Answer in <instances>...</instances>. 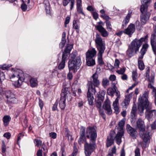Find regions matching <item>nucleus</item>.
Listing matches in <instances>:
<instances>
[{
    "label": "nucleus",
    "mask_w": 156,
    "mask_h": 156,
    "mask_svg": "<svg viewBox=\"0 0 156 156\" xmlns=\"http://www.w3.org/2000/svg\"><path fill=\"white\" fill-rule=\"evenodd\" d=\"M148 36L146 35L140 39L135 38L129 44L128 49L126 51V55L129 58H131L134 55L135 53L136 54L139 51V49L143 42H147Z\"/></svg>",
    "instance_id": "obj_1"
},
{
    "label": "nucleus",
    "mask_w": 156,
    "mask_h": 156,
    "mask_svg": "<svg viewBox=\"0 0 156 156\" xmlns=\"http://www.w3.org/2000/svg\"><path fill=\"white\" fill-rule=\"evenodd\" d=\"M94 41L96 47L98 51V63L99 65H102L104 64L102 60V55L106 48L105 42L98 34H96Z\"/></svg>",
    "instance_id": "obj_2"
},
{
    "label": "nucleus",
    "mask_w": 156,
    "mask_h": 156,
    "mask_svg": "<svg viewBox=\"0 0 156 156\" xmlns=\"http://www.w3.org/2000/svg\"><path fill=\"white\" fill-rule=\"evenodd\" d=\"M14 73L9 76L12 81H14V85L16 87H19L24 81L27 74H24L23 71L19 69L14 70Z\"/></svg>",
    "instance_id": "obj_3"
},
{
    "label": "nucleus",
    "mask_w": 156,
    "mask_h": 156,
    "mask_svg": "<svg viewBox=\"0 0 156 156\" xmlns=\"http://www.w3.org/2000/svg\"><path fill=\"white\" fill-rule=\"evenodd\" d=\"M136 126L139 129V135L143 140V141L147 143L150 139L149 133L145 129V125L144 121L140 118L136 121Z\"/></svg>",
    "instance_id": "obj_4"
},
{
    "label": "nucleus",
    "mask_w": 156,
    "mask_h": 156,
    "mask_svg": "<svg viewBox=\"0 0 156 156\" xmlns=\"http://www.w3.org/2000/svg\"><path fill=\"white\" fill-rule=\"evenodd\" d=\"M125 122V120L123 119L119 122L118 126H116L118 131L115 139L118 145H119L122 142L121 138L124 134V126Z\"/></svg>",
    "instance_id": "obj_5"
},
{
    "label": "nucleus",
    "mask_w": 156,
    "mask_h": 156,
    "mask_svg": "<svg viewBox=\"0 0 156 156\" xmlns=\"http://www.w3.org/2000/svg\"><path fill=\"white\" fill-rule=\"evenodd\" d=\"M96 140H90L89 144L86 142L84 144V151L86 156H90L95 149Z\"/></svg>",
    "instance_id": "obj_6"
},
{
    "label": "nucleus",
    "mask_w": 156,
    "mask_h": 156,
    "mask_svg": "<svg viewBox=\"0 0 156 156\" xmlns=\"http://www.w3.org/2000/svg\"><path fill=\"white\" fill-rule=\"evenodd\" d=\"M86 137L90 140H96L97 136L96 130L94 126H89L87 128Z\"/></svg>",
    "instance_id": "obj_7"
},
{
    "label": "nucleus",
    "mask_w": 156,
    "mask_h": 156,
    "mask_svg": "<svg viewBox=\"0 0 156 156\" xmlns=\"http://www.w3.org/2000/svg\"><path fill=\"white\" fill-rule=\"evenodd\" d=\"M75 59L69 61L68 62V67L69 71L72 70L74 72L76 71L79 68V67L81 65V60L80 58L76 59V61H75Z\"/></svg>",
    "instance_id": "obj_8"
},
{
    "label": "nucleus",
    "mask_w": 156,
    "mask_h": 156,
    "mask_svg": "<svg viewBox=\"0 0 156 156\" xmlns=\"http://www.w3.org/2000/svg\"><path fill=\"white\" fill-rule=\"evenodd\" d=\"M96 92L95 87H94L92 85L89 86L87 93V97L89 104L90 105H92L93 104L94 98L92 93H94Z\"/></svg>",
    "instance_id": "obj_9"
},
{
    "label": "nucleus",
    "mask_w": 156,
    "mask_h": 156,
    "mask_svg": "<svg viewBox=\"0 0 156 156\" xmlns=\"http://www.w3.org/2000/svg\"><path fill=\"white\" fill-rule=\"evenodd\" d=\"M126 130L130 136L133 139H136L137 136L136 129L132 127L129 124L126 125Z\"/></svg>",
    "instance_id": "obj_10"
},
{
    "label": "nucleus",
    "mask_w": 156,
    "mask_h": 156,
    "mask_svg": "<svg viewBox=\"0 0 156 156\" xmlns=\"http://www.w3.org/2000/svg\"><path fill=\"white\" fill-rule=\"evenodd\" d=\"M110 104V100L107 98L105 100L103 105V108L105 110L106 113L108 115H111L112 112Z\"/></svg>",
    "instance_id": "obj_11"
},
{
    "label": "nucleus",
    "mask_w": 156,
    "mask_h": 156,
    "mask_svg": "<svg viewBox=\"0 0 156 156\" xmlns=\"http://www.w3.org/2000/svg\"><path fill=\"white\" fill-rule=\"evenodd\" d=\"M91 84L90 85H92L94 87H98L100 85V82L98 79V75L96 72L91 76Z\"/></svg>",
    "instance_id": "obj_12"
},
{
    "label": "nucleus",
    "mask_w": 156,
    "mask_h": 156,
    "mask_svg": "<svg viewBox=\"0 0 156 156\" xmlns=\"http://www.w3.org/2000/svg\"><path fill=\"white\" fill-rule=\"evenodd\" d=\"M149 91L148 90L145 91L142 96H140L138 98L139 103H144V105L148 104V98Z\"/></svg>",
    "instance_id": "obj_13"
},
{
    "label": "nucleus",
    "mask_w": 156,
    "mask_h": 156,
    "mask_svg": "<svg viewBox=\"0 0 156 156\" xmlns=\"http://www.w3.org/2000/svg\"><path fill=\"white\" fill-rule=\"evenodd\" d=\"M85 128L82 127L80 129V136L78 140V143L81 145L84 143L86 142V138L85 136Z\"/></svg>",
    "instance_id": "obj_14"
},
{
    "label": "nucleus",
    "mask_w": 156,
    "mask_h": 156,
    "mask_svg": "<svg viewBox=\"0 0 156 156\" xmlns=\"http://www.w3.org/2000/svg\"><path fill=\"white\" fill-rule=\"evenodd\" d=\"M135 28L134 24H130L127 28L124 30L123 32L129 36L130 37L134 32Z\"/></svg>",
    "instance_id": "obj_15"
},
{
    "label": "nucleus",
    "mask_w": 156,
    "mask_h": 156,
    "mask_svg": "<svg viewBox=\"0 0 156 156\" xmlns=\"http://www.w3.org/2000/svg\"><path fill=\"white\" fill-rule=\"evenodd\" d=\"M151 14L149 12H146L141 14L140 16L141 23L144 25L149 19Z\"/></svg>",
    "instance_id": "obj_16"
},
{
    "label": "nucleus",
    "mask_w": 156,
    "mask_h": 156,
    "mask_svg": "<svg viewBox=\"0 0 156 156\" xmlns=\"http://www.w3.org/2000/svg\"><path fill=\"white\" fill-rule=\"evenodd\" d=\"M150 73V69L147 67L146 69L145 76L147 78L148 81H150L152 83H153L154 79V78L155 73L154 72H151L150 73V77H149Z\"/></svg>",
    "instance_id": "obj_17"
},
{
    "label": "nucleus",
    "mask_w": 156,
    "mask_h": 156,
    "mask_svg": "<svg viewBox=\"0 0 156 156\" xmlns=\"http://www.w3.org/2000/svg\"><path fill=\"white\" fill-rule=\"evenodd\" d=\"M95 27L98 31L101 33L102 36L104 37H107L108 33L106 29L102 25H98L95 26Z\"/></svg>",
    "instance_id": "obj_18"
},
{
    "label": "nucleus",
    "mask_w": 156,
    "mask_h": 156,
    "mask_svg": "<svg viewBox=\"0 0 156 156\" xmlns=\"http://www.w3.org/2000/svg\"><path fill=\"white\" fill-rule=\"evenodd\" d=\"M146 42H145L146 43ZM149 47L148 44L147 43H145L143 44L142 46V48L140 51L141 54L140 55L138 59H141L143 58L144 55L145 54L147 51V49Z\"/></svg>",
    "instance_id": "obj_19"
},
{
    "label": "nucleus",
    "mask_w": 156,
    "mask_h": 156,
    "mask_svg": "<svg viewBox=\"0 0 156 156\" xmlns=\"http://www.w3.org/2000/svg\"><path fill=\"white\" fill-rule=\"evenodd\" d=\"M131 118L132 119L131 122L132 123H133L136 119V108L134 106H133L131 111Z\"/></svg>",
    "instance_id": "obj_20"
},
{
    "label": "nucleus",
    "mask_w": 156,
    "mask_h": 156,
    "mask_svg": "<svg viewBox=\"0 0 156 156\" xmlns=\"http://www.w3.org/2000/svg\"><path fill=\"white\" fill-rule=\"evenodd\" d=\"M97 52L94 48L89 50L86 53V57L93 58L96 55Z\"/></svg>",
    "instance_id": "obj_21"
},
{
    "label": "nucleus",
    "mask_w": 156,
    "mask_h": 156,
    "mask_svg": "<svg viewBox=\"0 0 156 156\" xmlns=\"http://www.w3.org/2000/svg\"><path fill=\"white\" fill-rule=\"evenodd\" d=\"M132 93L126 96L125 98L122 103V105L123 106H125V108L129 105L130 99L132 97Z\"/></svg>",
    "instance_id": "obj_22"
},
{
    "label": "nucleus",
    "mask_w": 156,
    "mask_h": 156,
    "mask_svg": "<svg viewBox=\"0 0 156 156\" xmlns=\"http://www.w3.org/2000/svg\"><path fill=\"white\" fill-rule=\"evenodd\" d=\"M156 113V111L155 110L151 111H149L146 113V117L148 120L150 119L151 118L154 117Z\"/></svg>",
    "instance_id": "obj_23"
},
{
    "label": "nucleus",
    "mask_w": 156,
    "mask_h": 156,
    "mask_svg": "<svg viewBox=\"0 0 156 156\" xmlns=\"http://www.w3.org/2000/svg\"><path fill=\"white\" fill-rule=\"evenodd\" d=\"M132 13V11H130L127 14V15L126 17L125 20H123L122 22V27H125L128 23L129 20L131 16V14Z\"/></svg>",
    "instance_id": "obj_24"
},
{
    "label": "nucleus",
    "mask_w": 156,
    "mask_h": 156,
    "mask_svg": "<svg viewBox=\"0 0 156 156\" xmlns=\"http://www.w3.org/2000/svg\"><path fill=\"white\" fill-rule=\"evenodd\" d=\"M114 137L112 134H110L107 137L106 145L108 147L112 145L114 143Z\"/></svg>",
    "instance_id": "obj_25"
},
{
    "label": "nucleus",
    "mask_w": 156,
    "mask_h": 156,
    "mask_svg": "<svg viewBox=\"0 0 156 156\" xmlns=\"http://www.w3.org/2000/svg\"><path fill=\"white\" fill-rule=\"evenodd\" d=\"M116 89L117 87L114 84L112 88L109 87L107 89V93L109 95L113 96L114 93L116 91Z\"/></svg>",
    "instance_id": "obj_26"
},
{
    "label": "nucleus",
    "mask_w": 156,
    "mask_h": 156,
    "mask_svg": "<svg viewBox=\"0 0 156 156\" xmlns=\"http://www.w3.org/2000/svg\"><path fill=\"white\" fill-rule=\"evenodd\" d=\"M73 48V46L72 45H68L63 52L62 55L64 54L65 56V57L67 58L68 55L70 53Z\"/></svg>",
    "instance_id": "obj_27"
},
{
    "label": "nucleus",
    "mask_w": 156,
    "mask_h": 156,
    "mask_svg": "<svg viewBox=\"0 0 156 156\" xmlns=\"http://www.w3.org/2000/svg\"><path fill=\"white\" fill-rule=\"evenodd\" d=\"M119 101V100H118V98H116L115 101L113 103V106L114 108V109L115 111V112L116 114H118L119 112V108L118 107Z\"/></svg>",
    "instance_id": "obj_28"
},
{
    "label": "nucleus",
    "mask_w": 156,
    "mask_h": 156,
    "mask_svg": "<svg viewBox=\"0 0 156 156\" xmlns=\"http://www.w3.org/2000/svg\"><path fill=\"white\" fill-rule=\"evenodd\" d=\"M69 95V92L68 90V88L66 87H64L62 90L61 97L65 98H66L68 95Z\"/></svg>",
    "instance_id": "obj_29"
},
{
    "label": "nucleus",
    "mask_w": 156,
    "mask_h": 156,
    "mask_svg": "<svg viewBox=\"0 0 156 156\" xmlns=\"http://www.w3.org/2000/svg\"><path fill=\"white\" fill-rule=\"evenodd\" d=\"M148 104L144 105V103H142L139 102L138 110L139 112L141 113L140 115L143 113L144 109L148 106Z\"/></svg>",
    "instance_id": "obj_30"
},
{
    "label": "nucleus",
    "mask_w": 156,
    "mask_h": 156,
    "mask_svg": "<svg viewBox=\"0 0 156 156\" xmlns=\"http://www.w3.org/2000/svg\"><path fill=\"white\" fill-rule=\"evenodd\" d=\"M66 98H65L61 97L59 101V106L60 108L62 109H64L66 106Z\"/></svg>",
    "instance_id": "obj_31"
},
{
    "label": "nucleus",
    "mask_w": 156,
    "mask_h": 156,
    "mask_svg": "<svg viewBox=\"0 0 156 156\" xmlns=\"http://www.w3.org/2000/svg\"><path fill=\"white\" fill-rule=\"evenodd\" d=\"M86 64L89 66H93L95 65L94 59L92 58L86 57Z\"/></svg>",
    "instance_id": "obj_32"
},
{
    "label": "nucleus",
    "mask_w": 156,
    "mask_h": 156,
    "mask_svg": "<svg viewBox=\"0 0 156 156\" xmlns=\"http://www.w3.org/2000/svg\"><path fill=\"white\" fill-rule=\"evenodd\" d=\"M65 56L64 54L62 55V61L58 66V69H62L65 67V61L67 60V58L65 57Z\"/></svg>",
    "instance_id": "obj_33"
},
{
    "label": "nucleus",
    "mask_w": 156,
    "mask_h": 156,
    "mask_svg": "<svg viewBox=\"0 0 156 156\" xmlns=\"http://www.w3.org/2000/svg\"><path fill=\"white\" fill-rule=\"evenodd\" d=\"M105 91L104 90H101L98 92V100H101V101H103L104 100Z\"/></svg>",
    "instance_id": "obj_34"
},
{
    "label": "nucleus",
    "mask_w": 156,
    "mask_h": 156,
    "mask_svg": "<svg viewBox=\"0 0 156 156\" xmlns=\"http://www.w3.org/2000/svg\"><path fill=\"white\" fill-rule=\"evenodd\" d=\"M140 8V11L141 13L148 12L147 11L148 6L147 3H141Z\"/></svg>",
    "instance_id": "obj_35"
},
{
    "label": "nucleus",
    "mask_w": 156,
    "mask_h": 156,
    "mask_svg": "<svg viewBox=\"0 0 156 156\" xmlns=\"http://www.w3.org/2000/svg\"><path fill=\"white\" fill-rule=\"evenodd\" d=\"M101 84L104 88H106L110 84L109 80L107 78H104L102 80Z\"/></svg>",
    "instance_id": "obj_36"
},
{
    "label": "nucleus",
    "mask_w": 156,
    "mask_h": 156,
    "mask_svg": "<svg viewBox=\"0 0 156 156\" xmlns=\"http://www.w3.org/2000/svg\"><path fill=\"white\" fill-rule=\"evenodd\" d=\"M10 120L11 118L10 116L6 115L4 116L3 120L4 125L5 126H6L8 125Z\"/></svg>",
    "instance_id": "obj_37"
},
{
    "label": "nucleus",
    "mask_w": 156,
    "mask_h": 156,
    "mask_svg": "<svg viewBox=\"0 0 156 156\" xmlns=\"http://www.w3.org/2000/svg\"><path fill=\"white\" fill-rule=\"evenodd\" d=\"M5 96L7 98V100L15 97V95L10 91H7L5 93Z\"/></svg>",
    "instance_id": "obj_38"
},
{
    "label": "nucleus",
    "mask_w": 156,
    "mask_h": 156,
    "mask_svg": "<svg viewBox=\"0 0 156 156\" xmlns=\"http://www.w3.org/2000/svg\"><path fill=\"white\" fill-rule=\"evenodd\" d=\"M151 45H156V36L155 34L151 35Z\"/></svg>",
    "instance_id": "obj_39"
},
{
    "label": "nucleus",
    "mask_w": 156,
    "mask_h": 156,
    "mask_svg": "<svg viewBox=\"0 0 156 156\" xmlns=\"http://www.w3.org/2000/svg\"><path fill=\"white\" fill-rule=\"evenodd\" d=\"M148 81L149 82V83L148 84V87L152 89V93L153 94H155V92H154V90H156V88H155L153 86L154 83V81L153 83H152L150 81Z\"/></svg>",
    "instance_id": "obj_40"
},
{
    "label": "nucleus",
    "mask_w": 156,
    "mask_h": 156,
    "mask_svg": "<svg viewBox=\"0 0 156 156\" xmlns=\"http://www.w3.org/2000/svg\"><path fill=\"white\" fill-rule=\"evenodd\" d=\"M77 55V53L76 52H74L72 53L71 55V58H72V60H74L75 59V60L76 61V59L78 58H80V59L81 60L80 57V56L76 57Z\"/></svg>",
    "instance_id": "obj_41"
},
{
    "label": "nucleus",
    "mask_w": 156,
    "mask_h": 156,
    "mask_svg": "<svg viewBox=\"0 0 156 156\" xmlns=\"http://www.w3.org/2000/svg\"><path fill=\"white\" fill-rule=\"evenodd\" d=\"M30 85L32 87H34L37 86V80L33 78H31L30 80Z\"/></svg>",
    "instance_id": "obj_42"
},
{
    "label": "nucleus",
    "mask_w": 156,
    "mask_h": 156,
    "mask_svg": "<svg viewBox=\"0 0 156 156\" xmlns=\"http://www.w3.org/2000/svg\"><path fill=\"white\" fill-rule=\"evenodd\" d=\"M138 63L139 68L141 70H143L144 68V65L143 61L141 60H138Z\"/></svg>",
    "instance_id": "obj_43"
},
{
    "label": "nucleus",
    "mask_w": 156,
    "mask_h": 156,
    "mask_svg": "<svg viewBox=\"0 0 156 156\" xmlns=\"http://www.w3.org/2000/svg\"><path fill=\"white\" fill-rule=\"evenodd\" d=\"M17 100L15 98V97L9 100H7V102L9 104H16L17 103Z\"/></svg>",
    "instance_id": "obj_44"
},
{
    "label": "nucleus",
    "mask_w": 156,
    "mask_h": 156,
    "mask_svg": "<svg viewBox=\"0 0 156 156\" xmlns=\"http://www.w3.org/2000/svg\"><path fill=\"white\" fill-rule=\"evenodd\" d=\"M132 78L134 81H136L137 77V73L136 70L133 71L132 72Z\"/></svg>",
    "instance_id": "obj_45"
},
{
    "label": "nucleus",
    "mask_w": 156,
    "mask_h": 156,
    "mask_svg": "<svg viewBox=\"0 0 156 156\" xmlns=\"http://www.w3.org/2000/svg\"><path fill=\"white\" fill-rule=\"evenodd\" d=\"M77 11L79 14H81L85 16V15L83 11V9L81 8V6H76Z\"/></svg>",
    "instance_id": "obj_46"
},
{
    "label": "nucleus",
    "mask_w": 156,
    "mask_h": 156,
    "mask_svg": "<svg viewBox=\"0 0 156 156\" xmlns=\"http://www.w3.org/2000/svg\"><path fill=\"white\" fill-rule=\"evenodd\" d=\"M34 142L36 146L38 147L41 146L42 144V141L40 140L35 139L34 140Z\"/></svg>",
    "instance_id": "obj_47"
},
{
    "label": "nucleus",
    "mask_w": 156,
    "mask_h": 156,
    "mask_svg": "<svg viewBox=\"0 0 156 156\" xmlns=\"http://www.w3.org/2000/svg\"><path fill=\"white\" fill-rule=\"evenodd\" d=\"M106 23L107 29V30H108L109 31H111L112 28L110 23L108 21H106Z\"/></svg>",
    "instance_id": "obj_48"
},
{
    "label": "nucleus",
    "mask_w": 156,
    "mask_h": 156,
    "mask_svg": "<svg viewBox=\"0 0 156 156\" xmlns=\"http://www.w3.org/2000/svg\"><path fill=\"white\" fill-rule=\"evenodd\" d=\"M126 71V68L125 67L120 69L119 70L116 71V72L119 74H123Z\"/></svg>",
    "instance_id": "obj_49"
},
{
    "label": "nucleus",
    "mask_w": 156,
    "mask_h": 156,
    "mask_svg": "<svg viewBox=\"0 0 156 156\" xmlns=\"http://www.w3.org/2000/svg\"><path fill=\"white\" fill-rule=\"evenodd\" d=\"M65 130V135L68 138V139H69V137H70V139H71V136L69 134V131L67 128H66Z\"/></svg>",
    "instance_id": "obj_50"
},
{
    "label": "nucleus",
    "mask_w": 156,
    "mask_h": 156,
    "mask_svg": "<svg viewBox=\"0 0 156 156\" xmlns=\"http://www.w3.org/2000/svg\"><path fill=\"white\" fill-rule=\"evenodd\" d=\"M120 63V61L118 59L115 60L114 66L116 69H118L119 68Z\"/></svg>",
    "instance_id": "obj_51"
},
{
    "label": "nucleus",
    "mask_w": 156,
    "mask_h": 156,
    "mask_svg": "<svg viewBox=\"0 0 156 156\" xmlns=\"http://www.w3.org/2000/svg\"><path fill=\"white\" fill-rule=\"evenodd\" d=\"M99 113L100 115L101 116L102 118L105 119L106 116L104 113L103 110L101 109L100 108L99 110Z\"/></svg>",
    "instance_id": "obj_52"
},
{
    "label": "nucleus",
    "mask_w": 156,
    "mask_h": 156,
    "mask_svg": "<svg viewBox=\"0 0 156 156\" xmlns=\"http://www.w3.org/2000/svg\"><path fill=\"white\" fill-rule=\"evenodd\" d=\"M135 156H140V149L137 147L134 151Z\"/></svg>",
    "instance_id": "obj_53"
},
{
    "label": "nucleus",
    "mask_w": 156,
    "mask_h": 156,
    "mask_svg": "<svg viewBox=\"0 0 156 156\" xmlns=\"http://www.w3.org/2000/svg\"><path fill=\"white\" fill-rule=\"evenodd\" d=\"M11 66H12L10 65H8V66H6V65H3L2 66H0V68L2 69L3 70H5L7 69L8 68H9Z\"/></svg>",
    "instance_id": "obj_54"
},
{
    "label": "nucleus",
    "mask_w": 156,
    "mask_h": 156,
    "mask_svg": "<svg viewBox=\"0 0 156 156\" xmlns=\"http://www.w3.org/2000/svg\"><path fill=\"white\" fill-rule=\"evenodd\" d=\"M73 27L75 30L78 29L79 26L77 24V20H74L73 21Z\"/></svg>",
    "instance_id": "obj_55"
},
{
    "label": "nucleus",
    "mask_w": 156,
    "mask_h": 156,
    "mask_svg": "<svg viewBox=\"0 0 156 156\" xmlns=\"http://www.w3.org/2000/svg\"><path fill=\"white\" fill-rule=\"evenodd\" d=\"M102 102L103 101H101V100H97L96 102V106L99 109L100 108Z\"/></svg>",
    "instance_id": "obj_56"
},
{
    "label": "nucleus",
    "mask_w": 156,
    "mask_h": 156,
    "mask_svg": "<svg viewBox=\"0 0 156 156\" xmlns=\"http://www.w3.org/2000/svg\"><path fill=\"white\" fill-rule=\"evenodd\" d=\"M78 150L76 147H74V149L71 156H76Z\"/></svg>",
    "instance_id": "obj_57"
},
{
    "label": "nucleus",
    "mask_w": 156,
    "mask_h": 156,
    "mask_svg": "<svg viewBox=\"0 0 156 156\" xmlns=\"http://www.w3.org/2000/svg\"><path fill=\"white\" fill-rule=\"evenodd\" d=\"M49 136L51 138L55 139L56 138L57 134L55 132H51L49 133Z\"/></svg>",
    "instance_id": "obj_58"
},
{
    "label": "nucleus",
    "mask_w": 156,
    "mask_h": 156,
    "mask_svg": "<svg viewBox=\"0 0 156 156\" xmlns=\"http://www.w3.org/2000/svg\"><path fill=\"white\" fill-rule=\"evenodd\" d=\"M26 3H23L21 5V8L23 11H25L27 9Z\"/></svg>",
    "instance_id": "obj_59"
},
{
    "label": "nucleus",
    "mask_w": 156,
    "mask_h": 156,
    "mask_svg": "<svg viewBox=\"0 0 156 156\" xmlns=\"http://www.w3.org/2000/svg\"><path fill=\"white\" fill-rule=\"evenodd\" d=\"M5 79V75L3 72L0 71V80H4Z\"/></svg>",
    "instance_id": "obj_60"
},
{
    "label": "nucleus",
    "mask_w": 156,
    "mask_h": 156,
    "mask_svg": "<svg viewBox=\"0 0 156 156\" xmlns=\"http://www.w3.org/2000/svg\"><path fill=\"white\" fill-rule=\"evenodd\" d=\"M66 33L65 32H63L62 34V37L61 42H63V43H66Z\"/></svg>",
    "instance_id": "obj_61"
},
{
    "label": "nucleus",
    "mask_w": 156,
    "mask_h": 156,
    "mask_svg": "<svg viewBox=\"0 0 156 156\" xmlns=\"http://www.w3.org/2000/svg\"><path fill=\"white\" fill-rule=\"evenodd\" d=\"M116 147L114 146L113 147L111 150V152H109L111 154L113 155V154H115L116 152Z\"/></svg>",
    "instance_id": "obj_62"
},
{
    "label": "nucleus",
    "mask_w": 156,
    "mask_h": 156,
    "mask_svg": "<svg viewBox=\"0 0 156 156\" xmlns=\"http://www.w3.org/2000/svg\"><path fill=\"white\" fill-rule=\"evenodd\" d=\"M109 79L111 81H114L116 79V76L114 75H111L109 76Z\"/></svg>",
    "instance_id": "obj_63"
},
{
    "label": "nucleus",
    "mask_w": 156,
    "mask_h": 156,
    "mask_svg": "<svg viewBox=\"0 0 156 156\" xmlns=\"http://www.w3.org/2000/svg\"><path fill=\"white\" fill-rule=\"evenodd\" d=\"M57 74L56 71L55 70H53L51 72V73L50 75V77L51 78L53 77L56 74Z\"/></svg>",
    "instance_id": "obj_64"
}]
</instances>
